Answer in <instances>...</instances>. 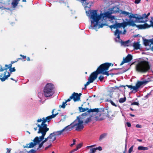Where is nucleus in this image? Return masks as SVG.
<instances>
[{
	"instance_id": "412c9836",
	"label": "nucleus",
	"mask_w": 153,
	"mask_h": 153,
	"mask_svg": "<svg viewBox=\"0 0 153 153\" xmlns=\"http://www.w3.org/2000/svg\"><path fill=\"white\" fill-rule=\"evenodd\" d=\"M119 10L120 9L118 7L116 6H114L111 8V11L112 12V13H116L117 12H119Z\"/></svg>"
},
{
	"instance_id": "2eb2a0df",
	"label": "nucleus",
	"mask_w": 153,
	"mask_h": 153,
	"mask_svg": "<svg viewBox=\"0 0 153 153\" xmlns=\"http://www.w3.org/2000/svg\"><path fill=\"white\" fill-rule=\"evenodd\" d=\"M12 64L11 62L8 65L6 64L5 65V68H3L2 66L0 65V72H2L4 70H7L8 69H10V68H11Z\"/></svg>"
},
{
	"instance_id": "8fccbe9b",
	"label": "nucleus",
	"mask_w": 153,
	"mask_h": 153,
	"mask_svg": "<svg viewBox=\"0 0 153 153\" xmlns=\"http://www.w3.org/2000/svg\"><path fill=\"white\" fill-rule=\"evenodd\" d=\"M126 124L127 126L128 127H130L131 126V124L129 122H127Z\"/></svg>"
},
{
	"instance_id": "680f3d73",
	"label": "nucleus",
	"mask_w": 153,
	"mask_h": 153,
	"mask_svg": "<svg viewBox=\"0 0 153 153\" xmlns=\"http://www.w3.org/2000/svg\"><path fill=\"white\" fill-rule=\"evenodd\" d=\"M126 32V30L125 29L124 30L123 32H122V34H125V33Z\"/></svg>"
},
{
	"instance_id": "6e6d98bb",
	"label": "nucleus",
	"mask_w": 153,
	"mask_h": 153,
	"mask_svg": "<svg viewBox=\"0 0 153 153\" xmlns=\"http://www.w3.org/2000/svg\"><path fill=\"white\" fill-rule=\"evenodd\" d=\"M51 146V144H50V145H49L48 146H47V147H46L45 148V150H47L48 149V148L50 147Z\"/></svg>"
},
{
	"instance_id": "393cba45",
	"label": "nucleus",
	"mask_w": 153,
	"mask_h": 153,
	"mask_svg": "<svg viewBox=\"0 0 153 153\" xmlns=\"http://www.w3.org/2000/svg\"><path fill=\"white\" fill-rule=\"evenodd\" d=\"M153 40H147V39H145L144 40V44L145 46H147L149 45L150 42H151L152 43V42Z\"/></svg>"
},
{
	"instance_id": "a211bd4d",
	"label": "nucleus",
	"mask_w": 153,
	"mask_h": 153,
	"mask_svg": "<svg viewBox=\"0 0 153 153\" xmlns=\"http://www.w3.org/2000/svg\"><path fill=\"white\" fill-rule=\"evenodd\" d=\"M74 123H71L70 125L65 127L63 129L64 131H69L72 130L74 128Z\"/></svg>"
},
{
	"instance_id": "603ef678",
	"label": "nucleus",
	"mask_w": 153,
	"mask_h": 153,
	"mask_svg": "<svg viewBox=\"0 0 153 153\" xmlns=\"http://www.w3.org/2000/svg\"><path fill=\"white\" fill-rule=\"evenodd\" d=\"M48 140H49V138H48V137L47 138H45V139L44 140L42 141L44 142V143L46 142L47 141H48Z\"/></svg>"
},
{
	"instance_id": "79ce46f5",
	"label": "nucleus",
	"mask_w": 153,
	"mask_h": 153,
	"mask_svg": "<svg viewBox=\"0 0 153 153\" xmlns=\"http://www.w3.org/2000/svg\"><path fill=\"white\" fill-rule=\"evenodd\" d=\"M133 147L134 146L133 145L129 148L128 151V153H131V152L133 151Z\"/></svg>"
},
{
	"instance_id": "ddd939ff",
	"label": "nucleus",
	"mask_w": 153,
	"mask_h": 153,
	"mask_svg": "<svg viewBox=\"0 0 153 153\" xmlns=\"http://www.w3.org/2000/svg\"><path fill=\"white\" fill-rule=\"evenodd\" d=\"M99 74L96 70L91 73L89 76L88 79L93 82V81L97 79V76Z\"/></svg>"
},
{
	"instance_id": "4be33fe9",
	"label": "nucleus",
	"mask_w": 153,
	"mask_h": 153,
	"mask_svg": "<svg viewBox=\"0 0 153 153\" xmlns=\"http://www.w3.org/2000/svg\"><path fill=\"white\" fill-rule=\"evenodd\" d=\"M140 44L138 42H134L133 44V46L134 49L137 50L140 49Z\"/></svg>"
},
{
	"instance_id": "69168bd1",
	"label": "nucleus",
	"mask_w": 153,
	"mask_h": 153,
	"mask_svg": "<svg viewBox=\"0 0 153 153\" xmlns=\"http://www.w3.org/2000/svg\"><path fill=\"white\" fill-rule=\"evenodd\" d=\"M27 61H30V58L29 57H27Z\"/></svg>"
},
{
	"instance_id": "5701e85b",
	"label": "nucleus",
	"mask_w": 153,
	"mask_h": 153,
	"mask_svg": "<svg viewBox=\"0 0 153 153\" xmlns=\"http://www.w3.org/2000/svg\"><path fill=\"white\" fill-rule=\"evenodd\" d=\"M20 0H13L12 4L13 7H15L18 4Z\"/></svg>"
},
{
	"instance_id": "20e7f679",
	"label": "nucleus",
	"mask_w": 153,
	"mask_h": 153,
	"mask_svg": "<svg viewBox=\"0 0 153 153\" xmlns=\"http://www.w3.org/2000/svg\"><path fill=\"white\" fill-rule=\"evenodd\" d=\"M54 86L51 83H48L44 87L43 90V95L46 97H51L55 93Z\"/></svg>"
},
{
	"instance_id": "9d476101",
	"label": "nucleus",
	"mask_w": 153,
	"mask_h": 153,
	"mask_svg": "<svg viewBox=\"0 0 153 153\" xmlns=\"http://www.w3.org/2000/svg\"><path fill=\"white\" fill-rule=\"evenodd\" d=\"M100 109L102 110L101 108H95L92 109H90L88 111V112L89 113L91 112H95L96 114H99L98 116H96L95 117V120L96 121H101L103 120L102 118H99V117H100L102 115V114L101 113L100 111Z\"/></svg>"
},
{
	"instance_id": "f03ea898",
	"label": "nucleus",
	"mask_w": 153,
	"mask_h": 153,
	"mask_svg": "<svg viewBox=\"0 0 153 153\" xmlns=\"http://www.w3.org/2000/svg\"><path fill=\"white\" fill-rule=\"evenodd\" d=\"M90 13L91 19H92L91 21V25L94 24L93 27L96 28L98 25L99 20L102 18H104L105 17L109 18L111 14L113 13H112L111 11V12H108L104 14L101 13L100 15H99L97 13V10H91Z\"/></svg>"
},
{
	"instance_id": "f3484780",
	"label": "nucleus",
	"mask_w": 153,
	"mask_h": 153,
	"mask_svg": "<svg viewBox=\"0 0 153 153\" xmlns=\"http://www.w3.org/2000/svg\"><path fill=\"white\" fill-rule=\"evenodd\" d=\"M137 27L139 29H145L150 27L149 25L147 23H145L143 25H137Z\"/></svg>"
},
{
	"instance_id": "864d4df0",
	"label": "nucleus",
	"mask_w": 153,
	"mask_h": 153,
	"mask_svg": "<svg viewBox=\"0 0 153 153\" xmlns=\"http://www.w3.org/2000/svg\"><path fill=\"white\" fill-rule=\"evenodd\" d=\"M140 0H135L134 3L136 4H138L140 2Z\"/></svg>"
},
{
	"instance_id": "4d7b16f0",
	"label": "nucleus",
	"mask_w": 153,
	"mask_h": 153,
	"mask_svg": "<svg viewBox=\"0 0 153 153\" xmlns=\"http://www.w3.org/2000/svg\"><path fill=\"white\" fill-rule=\"evenodd\" d=\"M82 95V94L81 93L78 94V96H79V100H80V96Z\"/></svg>"
},
{
	"instance_id": "c85d7f7f",
	"label": "nucleus",
	"mask_w": 153,
	"mask_h": 153,
	"mask_svg": "<svg viewBox=\"0 0 153 153\" xmlns=\"http://www.w3.org/2000/svg\"><path fill=\"white\" fill-rule=\"evenodd\" d=\"M91 121V117H87V118H86V119L84 121V123L86 124H87L89 123V122Z\"/></svg>"
},
{
	"instance_id": "1a4fd4ad",
	"label": "nucleus",
	"mask_w": 153,
	"mask_h": 153,
	"mask_svg": "<svg viewBox=\"0 0 153 153\" xmlns=\"http://www.w3.org/2000/svg\"><path fill=\"white\" fill-rule=\"evenodd\" d=\"M10 72H7V71L4 72V75L3 77L2 75L1 74L0 75V79L2 82L4 81L6 79H7L8 77L10 76L11 74L13 72H15L16 71V69L15 67L11 68L9 69Z\"/></svg>"
},
{
	"instance_id": "e2e57ef3",
	"label": "nucleus",
	"mask_w": 153,
	"mask_h": 153,
	"mask_svg": "<svg viewBox=\"0 0 153 153\" xmlns=\"http://www.w3.org/2000/svg\"><path fill=\"white\" fill-rule=\"evenodd\" d=\"M96 146V145H92V146H87V147H93V146Z\"/></svg>"
},
{
	"instance_id": "49530a36",
	"label": "nucleus",
	"mask_w": 153,
	"mask_h": 153,
	"mask_svg": "<svg viewBox=\"0 0 153 153\" xmlns=\"http://www.w3.org/2000/svg\"><path fill=\"white\" fill-rule=\"evenodd\" d=\"M109 102H110L111 103V105H113L115 107H116L117 106V105L116 104H115V103L112 100H109Z\"/></svg>"
},
{
	"instance_id": "de8ad7c7",
	"label": "nucleus",
	"mask_w": 153,
	"mask_h": 153,
	"mask_svg": "<svg viewBox=\"0 0 153 153\" xmlns=\"http://www.w3.org/2000/svg\"><path fill=\"white\" fill-rule=\"evenodd\" d=\"M36 151L33 149H31L30 151L28 152L29 153H35Z\"/></svg>"
},
{
	"instance_id": "2f4dec72",
	"label": "nucleus",
	"mask_w": 153,
	"mask_h": 153,
	"mask_svg": "<svg viewBox=\"0 0 153 153\" xmlns=\"http://www.w3.org/2000/svg\"><path fill=\"white\" fill-rule=\"evenodd\" d=\"M126 100V97H124L123 98H121L119 99V102L120 103H122L124 102Z\"/></svg>"
},
{
	"instance_id": "4c0bfd02",
	"label": "nucleus",
	"mask_w": 153,
	"mask_h": 153,
	"mask_svg": "<svg viewBox=\"0 0 153 153\" xmlns=\"http://www.w3.org/2000/svg\"><path fill=\"white\" fill-rule=\"evenodd\" d=\"M109 27L112 29V28L117 29V26L116 22L114 24L111 25L109 26Z\"/></svg>"
},
{
	"instance_id": "e433bc0d",
	"label": "nucleus",
	"mask_w": 153,
	"mask_h": 153,
	"mask_svg": "<svg viewBox=\"0 0 153 153\" xmlns=\"http://www.w3.org/2000/svg\"><path fill=\"white\" fill-rule=\"evenodd\" d=\"M121 13L122 14H124L126 16H127L129 14H130L129 12H126L124 11L121 10Z\"/></svg>"
},
{
	"instance_id": "dca6fc26",
	"label": "nucleus",
	"mask_w": 153,
	"mask_h": 153,
	"mask_svg": "<svg viewBox=\"0 0 153 153\" xmlns=\"http://www.w3.org/2000/svg\"><path fill=\"white\" fill-rule=\"evenodd\" d=\"M56 135H55V132H53L50 134L48 136V138L49 139V141L50 142H53L56 139Z\"/></svg>"
},
{
	"instance_id": "cd10ccee",
	"label": "nucleus",
	"mask_w": 153,
	"mask_h": 153,
	"mask_svg": "<svg viewBox=\"0 0 153 153\" xmlns=\"http://www.w3.org/2000/svg\"><path fill=\"white\" fill-rule=\"evenodd\" d=\"M79 108L80 112H83L89 110V108H83L81 107H79Z\"/></svg>"
},
{
	"instance_id": "9b49d317",
	"label": "nucleus",
	"mask_w": 153,
	"mask_h": 153,
	"mask_svg": "<svg viewBox=\"0 0 153 153\" xmlns=\"http://www.w3.org/2000/svg\"><path fill=\"white\" fill-rule=\"evenodd\" d=\"M72 99H73L75 102L79 101V96H78V93L74 92L70 97L68 99V101H70Z\"/></svg>"
},
{
	"instance_id": "f257e3e1",
	"label": "nucleus",
	"mask_w": 153,
	"mask_h": 153,
	"mask_svg": "<svg viewBox=\"0 0 153 153\" xmlns=\"http://www.w3.org/2000/svg\"><path fill=\"white\" fill-rule=\"evenodd\" d=\"M55 109L53 110L52 112V114L51 115L48 116L46 117H43L42 119H38L37 122L38 123L41 122L42 121L41 124L40 125L37 124V127L39 128V130L37 132L38 134L41 133L42 135L39 137H36L33 140V142H31L28 144H27L24 147V148H31L33 147L37 144H39L40 142L42 141L44 139L47 132L49 130V128L48 127L47 125L45 123L47 122H49L51 119L54 118L59 114L58 112L55 114H54V111Z\"/></svg>"
},
{
	"instance_id": "39448f33",
	"label": "nucleus",
	"mask_w": 153,
	"mask_h": 153,
	"mask_svg": "<svg viewBox=\"0 0 153 153\" xmlns=\"http://www.w3.org/2000/svg\"><path fill=\"white\" fill-rule=\"evenodd\" d=\"M150 14L149 12L147 14L146 13L143 14L142 16L131 13V15L128 16V17L130 19H131L133 18L135 19V22L137 23H145L147 22V19Z\"/></svg>"
},
{
	"instance_id": "c756f323",
	"label": "nucleus",
	"mask_w": 153,
	"mask_h": 153,
	"mask_svg": "<svg viewBox=\"0 0 153 153\" xmlns=\"http://www.w3.org/2000/svg\"><path fill=\"white\" fill-rule=\"evenodd\" d=\"M69 101H68V99H67L65 102H63L62 103V105H60L59 107L62 108H65V107L66 105H67V104H66L67 102H69Z\"/></svg>"
},
{
	"instance_id": "423d86ee",
	"label": "nucleus",
	"mask_w": 153,
	"mask_h": 153,
	"mask_svg": "<svg viewBox=\"0 0 153 153\" xmlns=\"http://www.w3.org/2000/svg\"><path fill=\"white\" fill-rule=\"evenodd\" d=\"M151 80L150 79L148 78L147 80L144 79L142 81H138L136 84L135 86H132L131 85H122L120 87H124L125 89V87L127 86L130 89H133V91H135L136 92L138 91V89L143 85H144L147 84L148 82H151Z\"/></svg>"
},
{
	"instance_id": "3c124183",
	"label": "nucleus",
	"mask_w": 153,
	"mask_h": 153,
	"mask_svg": "<svg viewBox=\"0 0 153 153\" xmlns=\"http://www.w3.org/2000/svg\"><path fill=\"white\" fill-rule=\"evenodd\" d=\"M96 150H98L99 151H101L102 150V147L100 146H99L98 147H97L95 148Z\"/></svg>"
},
{
	"instance_id": "f704fd0d",
	"label": "nucleus",
	"mask_w": 153,
	"mask_h": 153,
	"mask_svg": "<svg viewBox=\"0 0 153 153\" xmlns=\"http://www.w3.org/2000/svg\"><path fill=\"white\" fill-rule=\"evenodd\" d=\"M107 135V134L106 133H103L100 136L99 138V140L101 141L102 139L105 138V136Z\"/></svg>"
},
{
	"instance_id": "4468645a",
	"label": "nucleus",
	"mask_w": 153,
	"mask_h": 153,
	"mask_svg": "<svg viewBox=\"0 0 153 153\" xmlns=\"http://www.w3.org/2000/svg\"><path fill=\"white\" fill-rule=\"evenodd\" d=\"M88 116V114H86V113H83L79 116L77 117L76 119L80 120L81 121H82V122L84 123V121L86 119Z\"/></svg>"
},
{
	"instance_id": "f8f14e48",
	"label": "nucleus",
	"mask_w": 153,
	"mask_h": 153,
	"mask_svg": "<svg viewBox=\"0 0 153 153\" xmlns=\"http://www.w3.org/2000/svg\"><path fill=\"white\" fill-rule=\"evenodd\" d=\"M132 59V56L130 54H128L125 58L123 59V60L120 64V65H123L124 63H128L130 62Z\"/></svg>"
},
{
	"instance_id": "7c9ffc66",
	"label": "nucleus",
	"mask_w": 153,
	"mask_h": 153,
	"mask_svg": "<svg viewBox=\"0 0 153 153\" xmlns=\"http://www.w3.org/2000/svg\"><path fill=\"white\" fill-rule=\"evenodd\" d=\"M64 131V130L62 129V130L58 131L56 132L55 133V135L56 136H59V135H60Z\"/></svg>"
},
{
	"instance_id": "58836bf2",
	"label": "nucleus",
	"mask_w": 153,
	"mask_h": 153,
	"mask_svg": "<svg viewBox=\"0 0 153 153\" xmlns=\"http://www.w3.org/2000/svg\"><path fill=\"white\" fill-rule=\"evenodd\" d=\"M151 19L150 21V25H149V26H150V27L151 26H152V27H153V17H151Z\"/></svg>"
},
{
	"instance_id": "ea45409f",
	"label": "nucleus",
	"mask_w": 153,
	"mask_h": 153,
	"mask_svg": "<svg viewBox=\"0 0 153 153\" xmlns=\"http://www.w3.org/2000/svg\"><path fill=\"white\" fill-rule=\"evenodd\" d=\"M96 149L95 148H94L90 149V153H94L96 151Z\"/></svg>"
},
{
	"instance_id": "5fc2aeb1",
	"label": "nucleus",
	"mask_w": 153,
	"mask_h": 153,
	"mask_svg": "<svg viewBox=\"0 0 153 153\" xmlns=\"http://www.w3.org/2000/svg\"><path fill=\"white\" fill-rule=\"evenodd\" d=\"M136 127L137 128H141V125H139V124H137L136 125Z\"/></svg>"
},
{
	"instance_id": "c03bdc74",
	"label": "nucleus",
	"mask_w": 153,
	"mask_h": 153,
	"mask_svg": "<svg viewBox=\"0 0 153 153\" xmlns=\"http://www.w3.org/2000/svg\"><path fill=\"white\" fill-rule=\"evenodd\" d=\"M104 78V76L102 75H101L100 76H99L98 78V79L101 81H102L103 80Z\"/></svg>"
},
{
	"instance_id": "338daca9",
	"label": "nucleus",
	"mask_w": 153,
	"mask_h": 153,
	"mask_svg": "<svg viewBox=\"0 0 153 153\" xmlns=\"http://www.w3.org/2000/svg\"><path fill=\"white\" fill-rule=\"evenodd\" d=\"M152 44H153V46L151 48L152 50L153 51V41L152 42Z\"/></svg>"
},
{
	"instance_id": "774afa93",
	"label": "nucleus",
	"mask_w": 153,
	"mask_h": 153,
	"mask_svg": "<svg viewBox=\"0 0 153 153\" xmlns=\"http://www.w3.org/2000/svg\"><path fill=\"white\" fill-rule=\"evenodd\" d=\"M75 144V143H72V144H71L70 145V146L71 147H72V146H73V145H74V144Z\"/></svg>"
},
{
	"instance_id": "6e6552de",
	"label": "nucleus",
	"mask_w": 153,
	"mask_h": 153,
	"mask_svg": "<svg viewBox=\"0 0 153 153\" xmlns=\"http://www.w3.org/2000/svg\"><path fill=\"white\" fill-rule=\"evenodd\" d=\"M74 127H76V130L77 131H80L84 127L83 126V122L82 121H81L80 120L76 119L74 122Z\"/></svg>"
},
{
	"instance_id": "0e129e2a",
	"label": "nucleus",
	"mask_w": 153,
	"mask_h": 153,
	"mask_svg": "<svg viewBox=\"0 0 153 153\" xmlns=\"http://www.w3.org/2000/svg\"><path fill=\"white\" fill-rule=\"evenodd\" d=\"M75 151L74 150V149H73L72 150H71L70 152L69 153H73V152H75Z\"/></svg>"
},
{
	"instance_id": "bb28decb",
	"label": "nucleus",
	"mask_w": 153,
	"mask_h": 153,
	"mask_svg": "<svg viewBox=\"0 0 153 153\" xmlns=\"http://www.w3.org/2000/svg\"><path fill=\"white\" fill-rule=\"evenodd\" d=\"M20 56L21 57V58L17 59V61L21 60L22 61H25L26 60L25 59H27L26 56L23 55L22 54L20 55Z\"/></svg>"
},
{
	"instance_id": "37998d69",
	"label": "nucleus",
	"mask_w": 153,
	"mask_h": 153,
	"mask_svg": "<svg viewBox=\"0 0 153 153\" xmlns=\"http://www.w3.org/2000/svg\"><path fill=\"white\" fill-rule=\"evenodd\" d=\"M108 72H109L108 71H104V72H103V73H102V74L103 75H106L107 76H109V75L110 74L108 73Z\"/></svg>"
},
{
	"instance_id": "473e14b6",
	"label": "nucleus",
	"mask_w": 153,
	"mask_h": 153,
	"mask_svg": "<svg viewBox=\"0 0 153 153\" xmlns=\"http://www.w3.org/2000/svg\"><path fill=\"white\" fill-rule=\"evenodd\" d=\"M88 81L86 83L85 85L84 88H83V89H85L86 88L87 86L90 83H91L93 82L91 81V80H90L88 79Z\"/></svg>"
},
{
	"instance_id": "6ab92c4d",
	"label": "nucleus",
	"mask_w": 153,
	"mask_h": 153,
	"mask_svg": "<svg viewBox=\"0 0 153 153\" xmlns=\"http://www.w3.org/2000/svg\"><path fill=\"white\" fill-rule=\"evenodd\" d=\"M116 23L117 26V29L116 30L118 29V28L121 27H123L124 28L128 25V23L126 22L121 23H118L116 22Z\"/></svg>"
},
{
	"instance_id": "a19ab883",
	"label": "nucleus",
	"mask_w": 153,
	"mask_h": 153,
	"mask_svg": "<svg viewBox=\"0 0 153 153\" xmlns=\"http://www.w3.org/2000/svg\"><path fill=\"white\" fill-rule=\"evenodd\" d=\"M41 143L39 144V146L37 149H38L40 148L43 146V144L44 143V142L42 140Z\"/></svg>"
},
{
	"instance_id": "c9c22d12",
	"label": "nucleus",
	"mask_w": 153,
	"mask_h": 153,
	"mask_svg": "<svg viewBox=\"0 0 153 153\" xmlns=\"http://www.w3.org/2000/svg\"><path fill=\"white\" fill-rule=\"evenodd\" d=\"M130 42L129 40H127L126 41L123 42L122 41L121 43L124 46H128V45H127V44H128Z\"/></svg>"
},
{
	"instance_id": "bf43d9fd",
	"label": "nucleus",
	"mask_w": 153,
	"mask_h": 153,
	"mask_svg": "<svg viewBox=\"0 0 153 153\" xmlns=\"http://www.w3.org/2000/svg\"><path fill=\"white\" fill-rule=\"evenodd\" d=\"M18 61L17 60L15 61H12L11 62L13 64L14 63L17 62Z\"/></svg>"
},
{
	"instance_id": "72a5a7b5",
	"label": "nucleus",
	"mask_w": 153,
	"mask_h": 153,
	"mask_svg": "<svg viewBox=\"0 0 153 153\" xmlns=\"http://www.w3.org/2000/svg\"><path fill=\"white\" fill-rule=\"evenodd\" d=\"M82 146V143H80L78 144L76 146V148L75 149H74V150L75 151H77L78 149L81 148Z\"/></svg>"
},
{
	"instance_id": "a18cd8bd",
	"label": "nucleus",
	"mask_w": 153,
	"mask_h": 153,
	"mask_svg": "<svg viewBox=\"0 0 153 153\" xmlns=\"http://www.w3.org/2000/svg\"><path fill=\"white\" fill-rule=\"evenodd\" d=\"M139 103L138 102H133L131 103V105H139Z\"/></svg>"
},
{
	"instance_id": "09e8293b",
	"label": "nucleus",
	"mask_w": 153,
	"mask_h": 153,
	"mask_svg": "<svg viewBox=\"0 0 153 153\" xmlns=\"http://www.w3.org/2000/svg\"><path fill=\"white\" fill-rule=\"evenodd\" d=\"M105 25V24H101V25H99L98 28H102Z\"/></svg>"
},
{
	"instance_id": "aec40b11",
	"label": "nucleus",
	"mask_w": 153,
	"mask_h": 153,
	"mask_svg": "<svg viewBox=\"0 0 153 153\" xmlns=\"http://www.w3.org/2000/svg\"><path fill=\"white\" fill-rule=\"evenodd\" d=\"M122 31H120L118 29L116 30L114 32V35L115 36H117V38L119 39H120V34H122Z\"/></svg>"
},
{
	"instance_id": "13d9d810",
	"label": "nucleus",
	"mask_w": 153,
	"mask_h": 153,
	"mask_svg": "<svg viewBox=\"0 0 153 153\" xmlns=\"http://www.w3.org/2000/svg\"><path fill=\"white\" fill-rule=\"evenodd\" d=\"M7 152H8V153H10V151H11V149H9L8 148H7Z\"/></svg>"
},
{
	"instance_id": "b1692460",
	"label": "nucleus",
	"mask_w": 153,
	"mask_h": 153,
	"mask_svg": "<svg viewBox=\"0 0 153 153\" xmlns=\"http://www.w3.org/2000/svg\"><path fill=\"white\" fill-rule=\"evenodd\" d=\"M135 21V20L134 21H133L132 20H131L127 22L128 23V25H129L130 26L133 27L136 26L137 27V25H136V24L134 23L135 22H136Z\"/></svg>"
},
{
	"instance_id": "7ed1b4c3",
	"label": "nucleus",
	"mask_w": 153,
	"mask_h": 153,
	"mask_svg": "<svg viewBox=\"0 0 153 153\" xmlns=\"http://www.w3.org/2000/svg\"><path fill=\"white\" fill-rule=\"evenodd\" d=\"M150 68L148 62L145 60L138 61L135 66L136 70L141 73L147 72Z\"/></svg>"
},
{
	"instance_id": "a878e982",
	"label": "nucleus",
	"mask_w": 153,
	"mask_h": 153,
	"mask_svg": "<svg viewBox=\"0 0 153 153\" xmlns=\"http://www.w3.org/2000/svg\"><path fill=\"white\" fill-rule=\"evenodd\" d=\"M137 149L139 150H147L149 149V148L147 147L140 146L138 147Z\"/></svg>"
},
{
	"instance_id": "0eeeda50",
	"label": "nucleus",
	"mask_w": 153,
	"mask_h": 153,
	"mask_svg": "<svg viewBox=\"0 0 153 153\" xmlns=\"http://www.w3.org/2000/svg\"><path fill=\"white\" fill-rule=\"evenodd\" d=\"M111 63L106 62L101 65L97 69L99 74H102L105 71H107L111 65Z\"/></svg>"
},
{
	"instance_id": "052dcab7",
	"label": "nucleus",
	"mask_w": 153,
	"mask_h": 153,
	"mask_svg": "<svg viewBox=\"0 0 153 153\" xmlns=\"http://www.w3.org/2000/svg\"><path fill=\"white\" fill-rule=\"evenodd\" d=\"M129 115L131 116L132 117H134L135 116L134 115L132 114H130Z\"/></svg>"
}]
</instances>
